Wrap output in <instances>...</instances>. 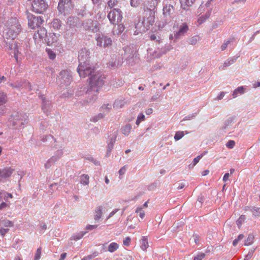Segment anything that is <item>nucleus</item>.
I'll use <instances>...</instances> for the list:
<instances>
[{"instance_id": "nucleus-38", "label": "nucleus", "mask_w": 260, "mask_h": 260, "mask_svg": "<svg viewBox=\"0 0 260 260\" xmlns=\"http://www.w3.org/2000/svg\"><path fill=\"white\" fill-rule=\"evenodd\" d=\"M117 3L118 0H109L108 3V5L110 8H112L115 6L117 5Z\"/></svg>"}, {"instance_id": "nucleus-54", "label": "nucleus", "mask_w": 260, "mask_h": 260, "mask_svg": "<svg viewBox=\"0 0 260 260\" xmlns=\"http://www.w3.org/2000/svg\"><path fill=\"white\" fill-rule=\"evenodd\" d=\"M98 227L97 225H88L86 226V229L88 230H92Z\"/></svg>"}, {"instance_id": "nucleus-42", "label": "nucleus", "mask_w": 260, "mask_h": 260, "mask_svg": "<svg viewBox=\"0 0 260 260\" xmlns=\"http://www.w3.org/2000/svg\"><path fill=\"white\" fill-rule=\"evenodd\" d=\"M10 207V203L7 202H2L0 204V210L4 209L6 208H8Z\"/></svg>"}, {"instance_id": "nucleus-51", "label": "nucleus", "mask_w": 260, "mask_h": 260, "mask_svg": "<svg viewBox=\"0 0 260 260\" xmlns=\"http://www.w3.org/2000/svg\"><path fill=\"white\" fill-rule=\"evenodd\" d=\"M131 239L129 237H126L124 240H123V245L125 246H128L129 245V243L131 242Z\"/></svg>"}, {"instance_id": "nucleus-53", "label": "nucleus", "mask_w": 260, "mask_h": 260, "mask_svg": "<svg viewBox=\"0 0 260 260\" xmlns=\"http://www.w3.org/2000/svg\"><path fill=\"white\" fill-rule=\"evenodd\" d=\"M225 93L224 92H221L220 94L217 96L216 100H221L224 96Z\"/></svg>"}, {"instance_id": "nucleus-17", "label": "nucleus", "mask_w": 260, "mask_h": 260, "mask_svg": "<svg viewBox=\"0 0 260 260\" xmlns=\"http://www.w3.org/2000/svg\"><path fill=\"white\" fill-rule=\"evenodd\" d=\"M188 30V27L186 23L182 24L178 30V31L176 34V37H178L180 36L183 35L185 33H186Z\"/></svg>"}, {"instance_id": "nucleus-28", "label": "nucleus", "mask_w": 260, "mask_h": 260, "mask_svg": "<svg viewBox=\"0 0 260 260\" xmlns=\"http://www.w3.org/2000/svg\"><path fill=\"white\" fill-rule=\"evenodd\" d=\"M254 238V237L252 234H249L245 241V245H249L253 243Z\"/></svg>"}, {"instance_id": "nucleus-22", "label": "nucleus", "mask_w": 260, "mask_h": 260, "mask_svg": "<svg viewBox=\"0 0 260 260\" xmlns=\"http://www.w3.org/2000/svg\"><path fill=\"white\" fill-rule=\"evenodd\" d=\"M245 88L243 86H240L236 88L233 93V98H235L238 96V94H243L245 92Z\"/></svg>"}, {"instance_id": "nucleus-2", "label": "nucleus", "mask_w": 260, "mask_h": 260, "mask_svg": "<svg viewBox=\"0 0 260 260\" xmlns=\"http://www.w3.org/2000/svg\"><path fill=\"white\" fill-rule=\"evenodd\" d=\"M88 58V53L85 50H81L78 56L79 64L77 72L80 77L84 78L89 76H91L95 72L94 69L89 63Z\"/></svg>"}, {"instance_id": "nucleus-9", "label": "nucleus", "mask_w": 260, "mask_h": 260, "mask_svg": "<svg viewBox=\"0 0 260 260\" xmlns=\"http://www.w3.org/2000/svg\"><path fill=\"white\" fill-rule=\"evenodd\" d=\"M97 45L103 47H108L112 45V41L111 39L104 35H99L96 38Z\"/></svg>"}, {"instance_id": "nucleus-23", "label": "nucleus", "mask_w": 260, "mask_h": 260, "mask_svg": "<svg viewBox=\"0 0 260 260\" xmlns=\"http://www.w3.org/2000/svg\"><path fill=\"white\" fill-rule=\"evenodd\" d=\"M7 102V95L4 92L0 91V106L5 104Z\"/></svg>"}, {"instance_id": "nucleus-26", "label": "nucleus", "mask_w": 260, "mask_h": 260, "mask_svg": "<svg viewBox=\"0 0 260 260\" xmlns=\"http://www.w3.org/2000/svg\"><path fill=\"white\" fill-rule=\"evenodd\" d=\"M210 16L209 14H206L205 15H202L200 17L197 21L198 24L200 25L203 23Z\"/></svg>"}, {"instance_id": "nucleus-6", "label": "nucleus", "mask_w": 260, "mask_h": 260, "mask_svg": "<svg viewBox=\"0 0 260 260\" xmlns=\"http://www.w3.org/2000/svg\"><path fill=\"white\" fill-rule=\"evenodd\" d=\"M74 6L72 0H59L57 9L60 13L67 15L71 13Z\"/></svg>"}, {"instance_id": "nucleus-30", "label": "nucleus", "mask_w": 260, "mask_h": 260, "mask_svg": "<svg viewBox=\"0 0 260 260\" xmlns=\"http://www.w3.org/2000/svg\"><path fill=\"white\" fill-rule=\"evenodd\" d=\"M52 26L56 29H58L61 26V21L58 19H54L52 22Z\"/></svg>"}, {"instance_id": "nucleus-33", "label": "nucleus", "mask_w": 260, "mask_h": 260, "mask_svg": "<svg viewBox=\"0 0 260 260\" xmlns=\"http://www.w3.org/2000/svg\"><path fill=\"white\" fill-rule=\"evenodd\" d=\"M203 154H201V155L198 156L196 158H194L193 159L192 164H190L189 165V166H190L191 165H192L191 167H193L194 166H195L197 165V164L199 161V160L201 159V158L203 157Z\"/></svg>"}, {"instance_id": "nucleus-62", "label": "nucleus", "mask_w": 260, "mask_h": 260, "mask_svg": "<svg viewBox=\"0 0 260 260\" xmlns=\"http://www.w3.org/2000/svg\"><path fill=\"white\" fill-rule=\"evenodd\" d=\"M6 81V78L5 76H0V83L5 82Z\"/></svg>"}, {"instance_id": "nucleus-63", "label": "nucleus", "mask_w": 260, "mask_h": 260, "mask_svg": "<svg viewBox=\"0 0 260 260\" xmlns=\"http://www.w3.org/2000/svg\"><path fill=\"white\" fill-rule=\"evenodd\" d=\"M121 103V102L120 101H116L114 104H113V107L114 108H117L119 104Z\"/></svg>"}, {"instance_id": "nucleus-5", "label": "nucleus", "mask_w": 260, "mask_h": 260, "mask_svg": "<svg viewBox=\"0 0 260 260\" xmlns=\"http://www.w3.org/2000/svg\"><path fill=\"white\" fill-rule=\"evenodd\" d=\"M156 13L154 8L150 9L147 8L144 10L142 23L146 29H149L153 25Z\"/></svg>"}, {"instance_id": "nucleus-1", "label": "nucleus", "mask_w": 260, "mask_h": 260, "mask_svg": "<svg viewBox=\"0 0 260 260\" xmlns=\"http://www.w3.org/2000/svg\"><path fill=\"white\" fill-rule=\"evenodd\" d=\"M105 76L99 72H95L89 77L87 80L88 86L86 94L91 97L92 100L96 99L98 93L105 84Z\"/></svg>"}, {"instance_id": "nucleus-32", "label": "nucleus", "mask_w": 260, "mask_h": 260, "mask_svg": "<svg viewBox=\"0 0 260 260\" xmlns=\"http://www.w3.org/2000/svg\"><path fill=\"white\" fill-rule=\"evenodd\" d=\"M244 236L243 234H240L238 238L236 239H235L233 242V245L234 246H236L237 244L238 243L239 241L241 240L244 238Z\"/></svg>"}, {"instance_id": "nucleus-57", "label": "nucleus", "mask_w": 260, "mask_h": 260, "mask_svg": "<svg viewBox=\"0 0 260 260\" xmlns=\"http://www.w3.org/2000/svg\"><path fill=\"white\" fill-rule=\"evenodd\" d=\"M229 176H230L229 173H225L223 177V181L224 182H226L229 179Z\"/></svg>"}, {"instance_id": "nucleus-14", "label": "nucleus", "mask_w": 260, "mask_h": 260, "mask_svg": "<svg viewBox=\"0 0 260 260\" xmlns=\"http://www.w3.org/2000/svg\"><path fill=\"white\" fill-rule=\"evenodd\" d=\"M58 40V35L54 34H49L47 35V43L48 45H52L53 43H56Z\"/></svg>"}, {"instance_id": "nucleus-36", "label": "nucleus", "mask_w": 260, "mask_h": 260, "mask_svg": "<svg viewBox=\"0 0 260 260\" xmlns=\"http://www.w3.org/2000/svg\"><path fill=\"white\" fill-rule=\"evenodd\" d=\"M41 255V248L39 247L37 249L35 256L34 260H39L40 258Z\"/></svg>"}, {"instance_id": "nucleus-46", "label": "nucleus", "mask_w": 260, "mask_h": 260, "mask_svg": "<svg viewBox=\"0 0 260 260\" xmlns=\"http://www.w3.org/2000/svg\"><path fill=\"white\" fill-rule=\"evenodd\" d=\"M54 164V163L52 162V160L50 158L48 160V161L45 164V168L46 169H48Z\"/></svg>"}, {"instance_id": "nucleus-48", "label": "nucleus", "mask_w": 260, "mask_h": 260, "mask_svg": "<svg viewBox=\"0 0 260 260\" xmlns=\"http://www.w3.org/2000/svg\"><path fill=\"white\" fill-rule=\"evenodd\" d=\"M170 11V6L168 7L166 6V7H164L163 9V14L166 15L169 14Z\"/></svg>"}, {"instance_id": "nucleus-60", "label": "nucleus", "mask_w": 260, "mask_h": 260, "mask_svg": "<svg viewBox=\"0 0 260 260\" xmlns=\"http://www.w3.org/2000/svg\"><path fill=\"white\" fill-rule=\"evenodd\" d=\"M67 256V253H62L60 257L59 260H64L65 258Z\"/></svg>"}, {"instance_id": "nucleus-52", "label": "nucleus", "mask_w": 260, "mask_h": 260, "mask_svg": "<svg viewBox=\"0 0 260 260\" xmlns=\"http://www.w3.org/2000/svg\"><path fill=\"white\" fill-rule=\"evenodd\" d=\"M96 255H93L92 254H90V255H87L86 256H85L81 260H90V259H92L93 257H94Z\"/></svg>"}, {"instance_id": "nucleus-55", "label": "nucleus", "mask_w": 260, "mask_h": 260, "mask_svg": "<svg viewBox=\"0 0 260 260\" xmlns=\"http://www.w3.org/2000/svg\"><path fill=\"white\" fill-rule=\"evenodd\" d=\"M118 209H115L112 212H111L110 213V214L109 215V216H108L107 219H109L110 218H111L112 216H113L118 211Z\"/></svg>"}, {"instance_id": "nucleus-15", "label": "nucleus", "mask_w": 260, "mask_h": 260, "mask_svg": "<svg viewBox=\"0 0 260 260\" xmlns=\"http://www.w3.org/2000/svg\"><path fill=\"white\" fill-rule=\"evenodd\" d=\"M116 136H115L114 137H112L110 139V142L108 144L107 149V157L110 156L111 151L112 150L114 146V143L116 141Z\"/></svg>"}, {"instance_id": "nucleus-24", "label": "nucleus", "mask_w": 260, "mask_h": 260, "mask_svg": "<svg viewBox=\"0 0 260 260\" xmlns=\"http://www.w3.org/2000/svg\"><path fill=\"white\" fill-rule=\"evenodd\" d=\"M119 247V245L117 243L113 242L111 243L108 246V251L110 252H113L115 251Z\"/></svg>"}, {"instance_id": "nucleus-41", "label": "nucleus", "mask_w": 260, "mask_h": 260, "mask_svg": "<svg viewBox=\"0 0 260 260\" xmlns=\"http://www.w3.org/2000/svg\"><path fill=\"white\" fill-rule=\"evenodd\" d=\"M111 108V105L109 104L104 105L101 107L102 109H105V110H103V112H109V110Z\"/></svg>"}, {"instance_id": "nucleus-4", "label": "nucleus", "mask_w": 260, "mask_h": 260, "mask_svg": "<svg viewBox=\"0 0 260 260\" xmlns=\"http://www.w3.org/2000/svg\"><path fill=\"white\" fill-rule=\"evenodd\" d=\"M107 16L111 24L117 25L118 30L117 34H120L124 31V26L121 23L123 17L121 11L119 9H114L111 10Z\"/></svg>"}, {"instance_id": "nucleus-64", "label": "nucleus", "mask_w": 260, "mask_h": 260, "mask_svg": "<svg viewBox=\"0 0 260 260\" xmlns=\"http://www.w3.org/2000/svg\"><path fill=\"white\" fill-rule=\"evenodd\" d=\"M139 216L141 218H143L145 216V212L144 211L140 212Z\"/></svg>"}, {"instance_id": "nucleus-56", "label": "nucleus", "mask_w": 260, "mask_h": 260, "mask_svg": "<svg viewBox=\"0 0 260 260\" xmlns=\"http://www.w3.org/2000/svg\"><path fill=\"white\" fill-rule=\"evenodd\" d=\"M138 0H131V4L132 7H136L138 5L137 3Z\"/></svg>"}, {"instance_id": "nucleus-11", "label": "nucleus", "mask_w": 260, "mask_h": 260, "mask_svg": "<svg viewBox=\"0 0 260 260\" xmlns=\"http://www.w3.org/2000/svg\"><path fill=\"white\" fill-rule=\"evenodd\" d=\"M9 50L10 51L9 52L10 54H13L16 60L18 61L19 51L17 44L15 42H13L9 44Z\"/></svg>"}, {"instance_id": "nucleus-49", "label": "nucleus", "mask_w": 260, "mask_h": 260, "mask_svg": "<svg viewBox=\"0 0 260 260\" xmlns=\"http://www.w3.org/2000/svg\"><path fill=\"white\" fill-rule=\"evenodd\" d=\"M126 170V166H124L122 167L119 170L118 173H119V175L121 176V175H123V174H124L125 173Z\"/></svg>"}, {"instance_id": "nucleus-18", "label": "nucleus", "mask_w": 260, "mask_h": 260, "mask_svg": "<svg viewBox=\"0 0 260 260\" xmlns=\"http://www.w3.org/2000/svg\"><path fill=\"white\" fill-rule=\"evenodd\" d=\"M245 210L250 211L252 213L253 215L255 217L260 216V207H247Z\"/></svg>"}, {"instance_id": "nucleus-43", "label": "nucleus", "mask_w": 260, "mask_h": 260, "mask_svg": "<svg viewBox=\"0 0 260 260\" xmlns=\"http://www.w3.org/2000/svg\"><path fill=\"white\" fill-rule=\"evenodd\" d=\"M9 231V229H4L3 228H0V234L2 236H4L6 233H7Z\"/></svg>"}, {"instance_id": "nucleus-12", "label": "nucleus", "mask_w": 260, "mask_h": 260, "mask_svg": "<svg viewBox=\"0 0 260 260\" xmlns=\"http://www.w3.org/2000/svg\"><path fill=\"white\" fill-rule=\"evenodd\" d=\"M10 85L13 88H20V87H28L29 91L31 90V87L30 82L26 80H24L22 82L15 83V84H10Z\"/></svg>"}, {"instance_id": "nucleus-44", "label": "nucleus", "mask_w": 260, "mask_h": 260, "mask_svg": "<svg viewBox=\"0 0 260 260\" xmlns=\"http://www.w3.org/2000/svg\"><path fill=\"white\" fill-rule=\"evenodd\" d=\"M7 193V192H6L4 190H2V200L4 199L6 201V202L8 203L9 202V197L6 194H5V193Z\"/></svg>"}, {"instance_id": "nucleus-45", "label": "nucleus", "mask_w": 260, "mask_h": 260, "mask_svg": "<svg viewBox=\"0 0 260 260\" xmlns=\"http://www.w3.org/2000/svg\"><path fill=\"white\" fill-rule=\"evenodd\" d=\"M205 256L204 253H201L194 257V260H202Z\"/></svg>"}, {"instance_id": "nucleus-10", "label": "nucleus", "mask_w": 260, "mask_h": 260, "mask_svg": "<svg viewBox=\"0 0 260 260\" xmlns=\"http://www.w3.org/2000/svg\"><path fill=\"white\" fill-rule=\"evenodd\" d=\"M47 37V30L44 27L40 28L34 35V39L36 43H40Z\"/></svg>"}, {"instance_id": "nucleus-61", "label": "nucleus", "mask_w": 260, "mask_h": 260, "mask_svg": "<svg viewBox=\"0 0 260 260\" xmlns=\"http://www.w3.org/2000/svg\"><path fill=\"white\" fill-rule=\"evenodd\" d=\"M50 159L52 160V162L55 163L58 159L57 158L55 155H54L50 158Z\"/></svg>"}, {"instance_id": "nucleus-29", "label": "nucleus", "mask_w": 260, "mask_h": 260, "mask_svg": "<svg viewBox=\"0 0 260 260\" xmlns=\"http://www.w3.org/2000/svg\"><path fill=\"white\" fill-rule=\"evenodd\" d=\"M245 216L244 215H242L237 220V224L239 228L241 227V226L245 221Z\"/></svg>"}, {"instance_id": "nucleus-27", "label": "nucleus", "mask_w": 260, "mask_h": 260, "mask_svg": "<svg viewBox=\"0 0 260 260\" xmlns=\"http://www.w3.org/2000/svg\"><path fill=\"white\" fill-rule=\"evenodd\" d=\"M1 225L6 228L12 227L13 226V223L10 220H2L1 222Z\"/></svg>"}, {"instance_id": "nucleus-37", "label": "nucleus", "mask_w": 260, "mask_h": 260, "mask_svg": "<svg viewBox=\"0 0 260 260\" xmlns=\"http://www.w3.org/2000/svg\"><path fill=\"white\" fill-rule=\"evenodd\" d=\"M145 115H139L137 117V120H136V124H137V125H139L140 123L142 121H144L145 120Z\"/></svg>"}, {"instance_id": "nucleus-31", "label": "nucleus", "mask_w": 260, "mask_h": 260, "mask_svg": "<svg viewBox=\"0 0 260 260\" xmlns=\"http://www.w3.org/2000/svg\"><path fill=\"white\" fill-rule=\"evenodd\" d=\"M46 52H47L50 59H54L56 57V54L51 49H47Z\"/></svg>"}, {"instance_id": "nucleus-35", "label": "nucleus", "mask_w": 260, "mask_h": 260, "mask_svg": "<svg viewBox=\"0 0 260 260\" xmlns=\"http://www.w3.org/2000/svg\"><path fill=\"white\" fill-rule=\"evenodd\" d=\"M103 115H95L92 117L90 118V120L94 122H97L99 119L103 118Z\"/></svg>"}, {"instance_id": "nucleus-20", "label": "nucleus", "mask_w": 260, "mask_h": 260, "mask_svg": "<svg viewBox=\"0 0 260 260\" xmlns=\"http://www.w3.org/2000/svg\"><path fill=\"white\" fill-rule=\"evenodd\" d=\"M132 125L130 124H127L121 128V133L125 136H128L132 129Z\"/></svg>"}, {"instance_id": "nucleus-3", "label": "nucleus", "mask_w": 260, "mask_h": 260, "mask_svg": "<svg viewBox=\"0 0 260 260\" xmlns=\"http://www.w3.org/2000/svg\"><path fill=\"white\" fill-rule=\"evenodd\" d=\"M21 26L16 18L11 19L7 23L5 29L7 39L14 40L21 31Z\"/></svg>"}, {"instance_id": "nucleus-50", "label": "nucleus", "mask_w": 260, "mask_h": 260, "mask_svg": "<svg viewBox=\"0 0 260 260\" xmlns=\"http://www.w3.org/2000/svg\"><path fill=\"white\" fill-rule=\"evenodd\" d=\"M230 40H227L225 42H224L221 46V50H224L226 48L228 45L230 44Z\"/></svg>"}, {"instance_id": "nucleus-25", "label": "nucleus", "mask_w": 260, "mask_h": 260, "mask_svg": "<svg viewBox=\"0 0 260 260\" xmlns=\"http://www.w3.org/2000/svg\"><path fill=\"white\" fill-rule=\"evenodd\" d=\"M89 176L88 175L83 174L81 176L80 183L84 185H88L89 184Z\"/></svg>"}, {"instance_id": "nucleus-34", "label": "nucleus", "mask_w": 260, "mask_h": 260, "mask_svg": "<svg viewBox=\"0 0 260 260\" xmlns=\"http://www.w3.org/2000/svg\"><path fill=\"white\" fill-rule=\"evenodd\" d=\"M183 136H184V133L183 132L178 131V132H176V133L174 136V139L176 140H179L180 139H181L183 137Z\"/></svg>"}, {"instance_id": "nucleus-19", "label": "nucleus", "mask_w": 260, "mask_h": 260, "mask_svg": "<svg viewBox=\"0 0 260 260\" xmlns=\"http://www.w3.org/2000/svg\"><path fill=\"white\" fill-rule=\"evenodd\" d=\"M103 207L102 206H98L95 210V215L94 218L95 220L99 221L100 219L101 218L103 213H102Z\"/></svg>"}, {"instance_id": "nucleus-40", "label": "nucleus", "mask_w": 260, "mask_h": 260, "mask_svg": "<svg viewBox=\"0 0 260 260\" xmlns=\"http://www.w3.org/2000/svg\"><path fill=\"white\" fill-rule=\"evenodd\" d=\"M63 151L62 149H59L56 151L55 154L54 155L57 158L59 159L63 155Z\"/></svg>"}, {"instance_id": "nucleus-58", "label": "nucleus", "mask_w": 260, "mask_h": 260, "mask_svg": "<svg viewBox=\"0 0 260 260\" xmlns=\"http://www.w3.org/2000/svg\"><path fill=\"white\" fill-rule=\"evenodd\" d=\"M40 228L43 230H45L47 228V225L45 223H40Z\"/></svg>"}, {"instance_id": "nucleus-47", "label": "nucleus", "mask_w": 260, "mask_h": 260, "mask_svg": "<svg viewBox=\"0 0 260 260\" xmlns=\"http://www.w3.org/2000/svg\"><path fill=\"white\" fill-rule=\"evenodd\" d=\"M54 164V163L52 162V160L50 158L48 160V161L45 164V168L46 169H48Z\"/></svg>"}, {"instance_id": "nucleus-7", "label": "nucleus", "mask_w": 260, "mask_h": 260, "mask_svg": "<svg viewBox=\"0 0 260 260\" xmlns=\"http://www.w3.org/2000/svg\"><path fill=\"white\" fill-rule=\"evenodd\" d=\"M48 6L44 0H34L31 10L37 13H42L47 9Z\"/></svg>"}, {"instance_id": "nucleus-13", "label": "nucleus", "mask_w": 260, "mask_h": 260, "mask_svg": "<svg viewBox=\"0 0 260 260\" xmlns=\"http://www.w3.org/2000/svg\"><path fill=\"white\" fill-rule=\"evenodd\" d=\"M13 169L9 168L4 169H0V181L3 178H6L10 177L13 172Z\"/></svg>"}, {"instance_id": "nucleus-8", "label": "nucleus", "mask_w": 260, "mask_h": 260, "mask_svg": "<svg viewBox=\"0 0 260 260\" xmlns=\"http://www.w3.org/2000/svg\"><path fill=\"white\" fill-rule=\"evenodd\" d=\"M44 20L40 16L30 15L28 17V26L31 29H36L40 26Z\"/></svg>"}, {"instance_id": "nucleus-21", "label": "nucleus", "mask_w": 260, "mask_h": 260, "mask_svg": "<svg viewBox=\"0 0 260 260\" xmlns=\"http://www.w3.org/2000/svg\"><path fill=\"white\" fill-rule=\"evenodd\" d=\"M141 242V249L145 251L147 249V247H148V243L147 241V237L143 236L140 241Z\"/></svg>"}, {"instance_id": "nucleus-39", "label": "nucleus", "mask_w": 260, "mask_h": 260, "mask_svg": "<svg viewBox=\"0 0 260 260\" xmlns=\"http://www.w3.org/2000/svg\"><path fill=\"white\" fill-rule=\"evenodd\" d=\"M235 145V142L233 140H229L226 144V146L230 149L233 148Z\"/></svg>"}, {"instance_id": "nucleus-59", "label": "nucleus", "mask_w": 260, "mask_h": 260, "mask_svg": "<svg viewBox=\"0 0 260 260\" xmlns=\"http://www.w3.org/2000/svg\"><path fill=\"white\" fill-rule=\"evenodd\" d=\"M83 236V234H81L80 235H79V236H77V235H76V236H74L73 237V238H74V240H79L80 239H81Z\"/></svg>"}, {"instance_id": "nucleus-16", "label": "nucleus", "mask_w": 260, "mask_h": 260, "mask_svg": "<svg viewBox=\"0 0 260 260\" xmlns=\"http://www.w3.org/2000/svg\"><path fill=\"white\" fill-rule=\"evenodd\" d=\"M195 0H180L181 7L184 10H188L191 7Z\"/></svg>"}]
</instances>
